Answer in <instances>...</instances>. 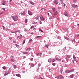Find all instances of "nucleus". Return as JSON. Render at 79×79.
Returning a JSON list of instances; mask_svg holds the SVG:
<instances>
[{
	"label": "nucleus",
	"mask_w": 79,
	"mask_h": 79,
	"mask_svg": "<svg viewBox=\"0 0 79 79\" xmlns=\"http://www.w3.org/2000/svg\"><path fill=\"white\" fill-rule=\"evenodd\" d=\"M31 50V48H27V49L26 51H30V50Z\"/></svg>",
	"instance_id": "obj_15"
},
{
	"label": "nucleus",
	"mask_w": 79,
	"mask_h": 79,
	"mask_svg": "<svg viewBox=\"0 0 79 79\" xmlns=\"http://www.w3.org/2000/svg\"><path fill=\"white\" fill-rule=\"evenodd\" d=\"M64 39H66V40H69V38H68V37L64 38Z\"/></svg>",
	"instance_id": "obj_38"
},
{
	"label": "nucleus",
	"mask_w": 79,
	"mask_h": 79,
	"mask_svg": "<svg viewBox=\"0 0 79 79\" xmlns=\"http://www.w3.org/2000/svg\"><path fill=\"white\" fill-rule=\"evenodd\" d=\"M41 37V36H36L35 37V39H40V38Z\"/></svg>",
	"instance_id": "obj_12"
},
{
	"label": "nucleus",
	"mask_w": 79,
	"mask_h": 79,
	"mask_svg": "<svg viewBox=\"0 0 79 79\" xmlns=\"http://www.w3.org/2000/svg\"><path fill=\"white\" fill-rule=\"evenodd\" d=\"M10 74V72H6L5 73V74L4 75V76H6V75H8V74Z\"/></svg>",
	"instance_id": "obj_8"
},
{
	"label": "nucleus",
	"mask_w": 79,
	"mask_h": 79,
	"mask_svg": "<svg viewBox=\"0 0 79 79\" xmlns=\"http://www.w3.org/2000/svg\"><path fill=\"white\" fill-rule=\"evenodd\" d=\"M52 61V59H49L48 60V62H50V61Z\"/></svg>",
	"instance_id": "obj_31"
},
{
	"label": "nucleus",
	"mask_w": 79,
	"mask_h": 79,
	"mask_svg": "<svg viewBox=\"0 0 79 79\" xmlns=\"http://www.w3.org/2000/svg\"><path fill=\"white\" fill-rule=\"evenodd\" d=\"M16 32H19V33H20V31L19 30L17 31L16 32L15 34H16Z\"/></svg>",
	"instance_id": "obj_35"
},
{
	"label": "nucleus",
	"mask_w": 79,
	"mask_h": 79,
	"mask_svg": "<svg viewBox=\"0 0 79 79\" xmlns=\"http://www.w3.org/2000/svg\"><path fill=\"white\" fill-rule=\"evenodd\" d=\"M17 38H19V39H21V38H22V35H21L20 36H18L17 37Z\"/></svg>",
	"instance_id": "obj_16"
},
{
	"label": "nucleus",
	"mask_w": 79,
	"mask_h": 79,
	"mask_svg": "<svg viewBox=\"0 0 79 79\" xmlns=\"http://www.w3.org/2000/svg\"><path fill=\"white\" fill-rule=\"evenodd\" d=\"M11 61H12V62H14V61H15V60L13 59H11Z\"/></svg>",
	"instance_id": "obj_30"
},
{
	"label": "nucleus",
	"mask_w": 79,
	"mask_h": 79,
	"mask_svg": "<svg viewBox=\"0 0 79 79\" xmlns=\"http://www.w3.org/2000/svg\"><path fill=\"white\" fill-rule=\"evenodd\" d=\"M34 64H32L31 65V67H34Z\"/></svg>",
	"instance_id": "obj_28"
},
{
	"label": "nucleus",
	"mask_w": 79,
	"mask_h": 79,
	"mask_svg": "<svg viewBox=\"0 0 79 79\" xmlns=\"http://www.w3.org/2000/svg\"><path fill=\"white\" fill-rule=\"evenodd\" d=\"M73 59H76V57H75L74 56H73Z\"/></svg>",
	"instance_id": "obj_46"
},
{
	"label": "nucleus",
	"mask_w": 79,
	"mask_h": 79,
	"mask_svg": "<svg viewBox=\"0 0 79 79\" xmlns=\"http://www.w3.org/2000/svg\"><path fill=\"white\" fill-rule=\"evenodd\" d=\"M12 25H13V26H14L16 25V24H15L14 23H12Z\"/></svg>",
	"instance_id": "obj_45"
},
{
	"label": "nucleus",
	"mask_w": 79,
	"mask_h": 79,
	"mask_svg": "<svg viewBox=\"0 0 79 79\" xmlns=\"http://www.w3.org/2000/svg\"><path fill=\"white\" fill-rule=\"evenodd\" d=\"M11 18L13 19L15 21H17L18 19V16H12Z\"/></svg>",
	"instance_id": "obj_1"
},
{
	"label": "nucleus",
	"mask_w": 79,
	"mask_h": 79,
	"mask_svg": "<svg viewBox=\"0 0 79 79\" xmlns=\"http://www.w3.org/2000/svg\"><path fill=\"white\" fill-rule=\"evenodd\" d=\"M56 60H57V61H61V59H59V58H58V57H56Z\"/></svg>",
	"instance_id": "obj_11"
},
{
	"label": "nucleus",
	"mask_w": 79,
	"mask_h": 79,
	"mask_svg": "<svg viewBox=\"0 0 79 79\" xmlns=\"http://www.w3.org/2000/svg\"><path fill=\"white\" fill-rule=\"evenodd\" d=\"M48 46H49V45L48 44H45V47H46V48H48Z\"/></svg>",
	"instance_id": "obj_17"
},
{
	"label": "nucleus",
	"mask_w": 79,
	"mask_h": 79,
	"mask_svg": "<svg viewBox=\"0 0 79 79\" xmlns=\"http://www.w3.org/2000/svg\"><path fill=\"white\" fill-rule=\"evenodd\" d=\"M40 24H42V22H41V21H40Z\"/></svg>",
	"instance_id": "obj_56"
},
{
	"label": "nucleus",
	"mask_w": 79,
	"mask_h": 79,
	"mask_svg": "<svg viewBox=\"0 0 79 79\" xmlns=\"http://www.w3.org/2000/svg\"><path fill=\"white\" fill-rule=\"evenodd\" d=\"M21 2L22 3H24V2H22V1H21Z\"/></svg>",
	"instance_id": "obj_60"
},
{
	"label": "nucleus",
	"mask_w": 79,
	"mask_h": 79,
	"mask_svg": "<svg viewBox=\"0 0 79 79\" xmlns=\"http://www.w3.org/2000/svg\"><path fill=\"white\" fill-rule=\"evenodd\" d=\"M16 76H18V77H21V75L19 74H17Z\"/></svg>",
	"instance_id": "obj_25"
},
{
	"label": "nucleus",
	"mask_w": 79,
	"mask_h": 79,
	"mask_svg": "<svg viewBox=\"0 0 79 79\" xmlns=\"http://www.w3.org/2000/svg\"><path fill=\"white\" fill-rule=\"evenodd\" d=\"M28 13L29 15H32V13L29 10L28 11Z\"/></svg>",
	"instance_id": "obj_7"
},
{
	"label": "nucleus",
	"mask_w": 79,
	"mask_h": 79,
	"mask_svg": "<svg viewBox=\"0 0 79 79\" xmlns=\"http://www.w3.org/2000/svg\"><path fill=\"white\" fill-rule=\"evenodd\" d=\"M72 29H74V26H72Z\"/></svg>",
	"instance_id": "obj_52"
},
{
	"label": "nucleus",
	"mask_w": 79,
	"mask_h": 79,
	"mask_svg": "<svg viewBox=\"0 0 79 79\" xmlns=\"http://www.w3.org/2000/svg\"><path fill=\"white\" fill-rule=\"evenodd\" d=\"M31 61H33V58H31L30 59Z\"/></svg>",
	"instance_id": "obj_44"
},
{
	"label": "nucleus",
	"mask_w": 79,
	"mask_h": 79,
	"mask_svg": "<svg viewBox=\"0 0 79 79\" xmlns=\"http://www.w3.org/2000/svg\"><path fill=\"white\" fill-rule=\"evenodd\" d=\"M25 42H26V40H24L23 41V45H24L25 44Z\"/></svg>",
	"instance_id": "obj_21"
},
{
	"label": "nucleus",
	"mask_w": 79,
	"mask_h": 79,
	"mask_svg": "<svg viewBox=\"0 0 79 79\" xmlns=\"http://www.w3.org/2000/svg\"><path fill=\"white\" fill-rule=\"evenodd\" d=\"M40 18V16H38L36 17V19L37 20V19H39Z\"/></svg>",
	"instance_id": "obj_27"
},
{
	"label": "nucleus",
	"mask_w": 79,
	"mask_h": 79,
	"mask_svg": "<svg viewBox=\"0 0 79 79\" xmlns=\"http://www.w3.org/2000/svg\"><path fill=\"white\" fill-rule=\"evenodd\" d=\"M58 14V12L57 11H56L54 14V15H56Z\"/></svg>",
	"instance_id": "obj_19"
},
{
	"label": "nucleus",
	"mask_w": 79,
	"mask_h": 79,
	"mask_svg": "<svg viewBox=\"0 0 79 79\" xmlns=\"http://www.w3.org/2000/svg\"><path fill=\"white\" fill-rule=\"evenodd\" d=\"M63 13L64 15H65V16H67V17L68 16V13H67V12H64Z\"/></svg>",
	"instance_id": "obj_6"
},
{
	"label": "nucleus",
	"mask_w": 79,
	"mask_h": 79,
	"mask_svg": "<svg viewBox=\"0 0 79 79\" xmlns=\"http://www.w3.org/2000/svg\"><path fill=\"white\" fill-rule=\"evenodd\" d=\"M40 19L41 21H44V17H43L42 16V15H40Z\"/></svg>",
	"instance_id": "obj_2"
},
{
	"label": "nucleus",
	"mask_w": 79,
	"mask_h": 79,
	"mask_svg": "<svg viewBox=\"0 0 79 79\" xmlns=\"http://www.w3.org/2000/svg\"><path fill=\"white\" fill-rule=\"evenodd\" d=\"M54 3L56 4V5H57L58 3V0H55L54 2Z\"/></svg>",
	"instance_id": "obj_4"
},
{
	"label": "nucleus",
	"mask_w": 79,
	"mask_h": 79,
	"mask_svg": "<svg viewBox=\"0 0 79 79\" xmlns=\"http://www.w3.org/2000/svg\"><path fill=\"white\" fill-rule=\"evenodd\" d=\"M30 3L31 5H34V2H32L31 1H30Z\"/></svg>",
	"instance_id": "obj_20"
},
{
	"label": "nucleus",
	"mask_w": 79,
	"mask_h": 79,
	"mask_svg": "<svg viewBox=\"0 0 79 79\" xmlns=\"http://www.w3.org/2000/svg\"><path fill=\"white\" fill-rule=\"evenodd\" d=\"M13 68H15H15H17V66H16V65H14Z\"/></svg>",
	"instance_id": "obj_34"
},
{
	"label": "nucleus",
	"mask_w": 79,
	"mask_h": 79,
	"mask_svg": "<svg viewBox=\"0 0 79 79\" xmlns=\"http://www.w3.org/2000/svg\"><path fill=\"white\" fill-rule=\"evenodd\" d=\"M73 63H74V60H73Z\"/></svg>",
	"instance_id": "obj_58"
},
{
	"label": "nucleus",
	"mask_w": 79,
	"mask_h": 79,
	"mask_svg": "<svg viewBox=\"0 0 79 79\" xmlns=\"http://www.w3.org/2000/svg\"><path fill=\"white\" fill-rule=\"evenodd\" d=\"M39 79H43V78L42 77H40Z\"/></svg>",
	"instance_id": "obj_57"
},
{
	"label": "nucleus",
	"mask_w": 79,
	"mask_h": 79,
	"mask_svg": "<svg viewBox=\"0 0 79 79\" xmlns=\"http://www.w3.org/2000/svg\"><path fill=\"white\" fill-rule=\"evenodd\" d=\"M15 45H16V47H17V48L19 47V45H18L16 44H15Z\"/></svg>",
	"instance_id": "obj_29"
},
{
	"label": "nucleus",
	"mask_w": 79,
	"mask_h": 79,
	"mask_svg": "<svg viewBox=\"0 0 79 79\" xmlns=\"http://www.w3.org/2000/svg\"><path fill=\"white\" fill-rule=\"evenodd\" d=\"M62 62H64V60H62Z\"/></svg>",
	"instance_id": "obj_61"
},
{
	"label": "nucleus",
	"mask_w": 79,
	"mask_h": 79,
	"mask_svg": "<svg viewBox=\"0 0 79 79\" xmlns=\"http://www.w3.org/2000/svg\"><path fill=\"white\" fill-rule=\"evenodd\" d=\"M12 2V0H10L9 2Z\"/></svg>",
	"instance_id": "obj_59"
},
{
	"label": "nucleus",
	"mask_w": 79,
	"mask_h": 79,
	"mask_svg": "<svg viewBox=\"0 0 79 79\" xmlns=\"http://www.w3.org/2000/svg\"><path fill=\"white\" fill-rule=\"evenodd\" d=\"M39 30L40 31H41V32H43V31H42V29H41L40 28H39Z\"/></svg>",
	"instance_id": "obj_39"
},
{
	"label": "nucleus",
	"mask_w": 79,
	"mask_h": 79,
	"mask_svg": "<svg viewBox=\"0 0 79 79\" xmlns=\"http://www.w3.org/2000/svg\"><path fill=\"white\" fill-rule=\"evenodd\" d=\"M40 64H39L38 65V67H40Z\"/></svg>",
	"instance_id": "obj_53"
},
{
	"label": "nucleus",
	"mask_w": 79,
	"mask_h": 79,
	"mask_svg": "<svg viewBox=\"0 0 79 79\" xmlns=\"http://www.w3.org/2000/svg\"><path fill=\"white\" fill-rule=\"evenodd\" d=\"M9 39L10 40H11V39H12V37H10L9 38Z\"/></svg>",
	"instance_id": "obj_48"
},
{
	"label": "nucleus",
	"mask_w": 79,
	"mask_h": 79,
	"mask_svg": "<svg viewBox=\"0 0 79 79\" xmlns=\"http://www.w3.org/2000/svg\"><path fill=\"white\" fill-rule=\"evenodd\" d=\"M35 28H34V31H35Z\"/></svg>",
	"instance_id": "obj_64"
},
{
	"label": "nucleus",
	"mask_w": 79,
	"mask_h": 79,
	"mask_svg": "<svg viewBox=\"0 0 79 79\" xmlns=\"http://www.w3.org/2000/svg\"><path fill=\"white\" fill-rule=\"evenodd\" d=\"M42 53H39L38 54H37V55L38 56H40L42 55Z\"/></svg>",
	"instance_id": "obj_14"
},
{
	"label": "nucleus",
	"mask_w": 79,
	"mask_h": 79,
	"mask_svg": "<svg viewBox=\"0 0 79 79\" xmlns=\"http://www.w3.org/2000/svg\"><path fill=\"white\" fill-rule=\"evenodd\" d=\"M74 61H76V62H77V59L75 60Z\"/></svg>",
	"instance_id": "obj_55"
},
{
	"label": "nucleus",
	"mask_w": 79,
	"mask_h": 79,
	"mask_svg": "<svg viewBox=\"0 0 79 79\" xmlns=\"http://www.w3.org/2000/svg\"><path fill=\"white\" fill-rule=\"evenodd\" d=\"M67 56V58H70V57H71V55H68Z\"/></svg>",
	"instance_id": "obj_26"
},
{
	"label": "nucleus",
	"mask_w": 79,
	"mask_h": 79,
	"mask_svg": "<svg viewBox=\"0 0 79 79\" xmlns=\"http://www.w3.org/2000/svg\"><path fill=\"white\" fill-rule=\"evenodd\" d=\"M22 14V15H24V14H25V12H23Z\"/></svg>",
	"instance_id": "obj_42"
},
{
	"label": "nucleus",
	"mask_w": 79,
	"mask_h": 79,
	"mask_svg": "<svg viewBox=\"0 0 79 79\" xmlns=\"http://www.w3.org/2000/svg\"><path fill=\"white\" fill-rule=\"evenodd\" d=\"M23 54H27V53H28V52H23Z\"/></svg>",
	"instance_id": "obj_24"
},
{
	"label": "nucleus",
	"mask_w": 79,
	"mask_h": 79,
	"mask_svg": "<svg viewBox=\"0 0 79 79\" xmlns=\"http://www.w3.org/2000/svg\"><path fill=\"white\" fill-rule=\"evenodd\" d=\"M74 76V75H71L70 76V77L71 78H73V77Z\"/></svg>",
	"instance_id": "obj_32"
},
{
	"label": "nucleus",
	"mask_w": 79,
	"mask_h": 79,
	"mask_svg": "<svg viewBox=\"0 0 79 79\" xmlns=\"http://www.w3.org/2000/svg\"><path fill=\"white\" fill-rule=\"evenodd\" d=\"M74 69L69 70V73H73V72H74Z\"/></svg>",
	"instance_id": "obj_13"
},
{
	"label": "nucleus",
	"mask_w": 79,
	"mask_h": 79,
	"mask_svg": "<svg viewBox=\"0 0 79 79\" xmlns=\"http://www.w3.org/2000/svg\"><path fill=\"white\" fill-rule=\"evenodd\" d=\"M6 2H5V1H3V2L2 3V5H5V4H6Z\"/></svg>",
	"instance_id": "obj_9"
},
{
	"label": "nucleus",
	"mask_w": 79,
	"mask_h": 79,
	"mask_svg": "<svg viewBox=\"0 0 79 79\" xmlns=\"http://www.w3.org/2000/svg\"><path fill=\"white\" fill-rule=\"evenodd\" d=\"M46 10V9H44V8H42L41 9V10Z\"/></svg>",
	"instance_id": "obj_54"
},
{
	"label": "nucleus",
	"mask_w": 79,
	"mask_h": 79,
	"mask_svg": "<svg viewBox=\"0 0 79 79\" xmlns=\"http://www.w3.org/2000/svg\"><path fill=\"white\" fill-rule=\"evenodd\" d=\"M72 6L73 8H76V7H77V5H76L74 4H73L72 5Z\"/></svg>",
	"instance_id": "obj_3"
},
{
	"label": "nucleus",
	"mask_w": 79,
	"mask_h": 79,
	"mask_svg": "<svg viewBox=\"0 0 79 79\" xmlns=\"http://www.w3.org/2000/svg\"><path fill=\"white\" fill-rule=\"evenodd\" d=\"M33 41V40H32L31 39H30L29 42H31H31H32V41Z\"/></svg>",
	"instance_id": "obj_18"
},
{
	"label": "nucleus",
	"mask_w": 79,
	"mask_h": 79,
	"mask_svg": "<svg viewBox=\"0 0 79 79\" xmlns=\"http://www.w3.org/2000/svg\"><path fill=\"white\" fill-rule=\"evenodd\" d=\"M2 27H3V29H5V27L4 26H2Z\"/></svg>",
	"instance_id": "obj_41"
},
{
	"label": "nucleus",
	"mask_w": 79,
	"mask_h": 79,
	"mask_svg": "<svg viewBox=\"0 0 79 79\" xmlns=\"http://www.w3.org/2000/svg\"><path fill=\"white\" fill-rule=\"evenodd\" d=\"M60 73L61 74H62L63 73V69H60Z\"/></svg>",
	"instance_id": "obj_23"
},
{
	"label": "nucleus",
	"mask_w": 79,
	"mask_h": 79,
	"mask_svg": "<svg viewBox=\"0 0 79 79\" xmlns=\"http://www.w3.org/2000/svg\"><path fill=\"white\" fill-rule=\"evenodd\" d=\"M58 78H59V79H64V77L61 75H60L58 77Z\"/></svg>",
	"instance_id": "obj_5"
},
{
	"label": "nucleus",
	"mask_w": 79,
	"mask_h": 79,
	"mask_svg": "<svg viewBox=\"0 0 79 79\" xmlns=\"http://www.w3.org/2000/svg\"><path fill=\"white\" fill-rule=\"evenodd\" d=\"M30 28L31 29H32L33 28H34V26H32Z\"/></svg>",
	"instance_id": "obj_37"
},
{
	"label": "nucleus",
	"mask_w": 79,
	"mask_h": 79,
	"mask_svg": "<svg viewBox=\"0 0 79 79\" xmlns=\"http://www.w3.org/2000/svg\"><path fill=\"white\" fill-rule=\"evenodd\" d=\"M54 61H56V60H55V58L53 59V60H52V63H53Z\"/></svg>",
	"instance_id": "obj_40"
},
{
	"label": "nucleus",
	"mask_w": 79,
	"mask_h": 79,
	"mask_svg": "<svg viewBox=\"0 0 79 79\" xmlns=\"http://www.w3.org/2000/svg\"><path fill=\"white\" fill-rule=\"evenodd\" d=\"M13 42H14V44H15V43H16V41L15 40H14L13 41Z\"/></svg>",
	"instance_id": "obj_47"
},
{
	"label": "nucleus",
	"mask_w": 79,
	"mask_h": 79,
	"mask_svg": "<svg viewBox=\"0 0 79 79\" xmlns=\"http://www.w3.org/2000/svg\"><path fill=\"white\" fill-rule=\"evenodd\" d=\"M52 10L53 11V12H55V8H52Z\"/></svg>",
	"instance_id": "obj_22"
},
{
	"label": "nucleus",
	"mask_w": 79,
	"mask_h": 79,
	"mask_svg": "<svg viewBox=\"0 0 79 79\" xmlns=\"http://www.w3.org/2000/svg\"><path fill=\"white\" fill-rule=\"evenodd\" d=\"M2 69H6V67H5V66L3 67H2Z\"/></svg>",
	"instance_id": "obj_36"
},
{
	"label": "nucleus",
	"mask_w": 79,
	"mask_h": 79,
	"mask_svg": "<svg viewBox=\"0 0 79 79\" xmlns=\"http://www.w3.org/2000/svg\"><path fill=\"white\" fill-rule=\"evenodd\" d=\"M27 19H26L25 21V23H27Z\"/></svg>",
	"instance_id": "obj_33"
},
{
	"label": "nucleus",
	"mask_w": 79,
	"mask_h": 79,
	"mask_svg": "<svg viewBox=\"0 0 79 79\" xmlns=\"http://www.w3.org/2000/svg\"><path fill=\"white\" fill-rule=\"evenodd\" d=\"M52 65H53V66H55V63H52Z\"/></svg>",
	"instance_id": "obj_49"
},
{
	"label": "nucleus",
	"mask_w": 79,
	"mask_h": 79,
	"mask_svg": "<svg viewBox=\"0 0 79 79\" xmlns=\"http://www.w3.org/2000/svg\"><path fill=\"white\" fill-rule=\"evenodd\" d=\"M2 10H4V11H5V9L4 8H2Z\"/></svg>",
	"instance_id": "obj_62"
},
{
	"label": "nucleus",
	"mask_w": 79,
	"mask_h": 79,
	"mask_svg": "<svg viewBox=\"0 0 79 79\" xmlns=\"http://www.w3.org/2000/svg\"><path fill=\"white\" fill-rule=\"evenodd\" d=\"M75 36L76 37H79V35H75Z\"/></svg>",
	"instance_id": "obj_43"
},
{
	"label": "nucleus",
	"mask_w": 79,
	"mask_h": 79,
	"mask_svg": "<svg viewBox=\"0 0 79 79\" xmlns=\"http://www.w3.org/2000/svg\"><path fill=\"white\" fill-rule=\"evenodd\" d=\"M77 26H78V27H79V24H78L77 25Z\"/></svg>",
	"instance_id": "obj_63"
},
{
	"label": "nucleus",
	"mask_w": 79,
	"mask_h": 79,
	"mask_svg": "<svg viewBox=\"0 0 79 79\" xmlns=\"http://www.w3.org/2000/svg\"><path fill=\"white\" fill-rule=\"evenodd\" d=\"M28 31V29H26L25 30V31Z\"/></svg>",
	"instance_id": "obj_51"
},
{
	"label": "nucleus",
	"mask_w": 79,
	"mask_h": 79,
	"mask_svg": "<svg viewBox=\"0 0 79 79\" xmlns=\"http://www.w3.org/2000/svg\"><path fill=\"white\" fill-rule=\"evenodd\" d=\"M65 73H66V74H68V73H69V70H67L65 71Z\"/></svg>",
	"instance_id": "obj_10"
},
{
	"label": "nucleus",
	"mask_w": 79,
	"mask_h": 79,
	"mask_svg": "<svg viewBox=\"0 0 79 79\" xmlns=\"http://www.w3.org/2000/svg\"><path fill=\"white\" fill-rule=\"evenodd\" d=\"M62 5H63V6H65V4H62Z\"/></svg>",
	"instance_id": "obj_50"
}]
</instances>
